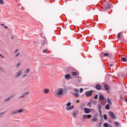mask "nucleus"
Masks as SVG:
<instances>
[{
    "instance_id": "1",
    "label": "nucleus",
    "mask_w": 127,
    "mask_h": 127,
    "mask_svg": "<svg viewBox=\"0 0 127 127\" xmlns=\"http://www.w3.org/2000/svg\"><path fill=\"white\" fill-rule=\"evenodd\" d=\"M63 92H64V88H60L57 90V96L58 97H61L62 95H63Z\"/></svg>"
},
{
    "instance_id": "2",
    "label": "nucleus",
    "mask_w": 127,
    "mask_h": 127,
    "mask_svg": "<svg viewBox=\"0 0 127 127\" xmlns=\"http://www.w3.org/2000/svg\"><path fill=\"white\" fill-rule=\"evenodd\" d=\"M109 114L110 117L111 118V119H112L113 120H115L116 116H115V114H114V113L110 111L109 112Z\"/></svg>"
},
{
    "instance_id": "3",
    "label": "nucleus",
    "mask_w": 127,
    "mask_h": 127,
    "mask_svg": "<svg viewBox=\"0 0 127 127\" xmlns=\"http://www.w3.org/2000/svg\"><path fill=\"white\" fill-rule=\"evenodd\" d=\"M78 115H79V112H78L77 111H75L72 113V117L74 119H76L77 118V116H78Z\"/></svg>"
},
{
    "instance_id": "4",
    "label": "nucleus",
    "mask_w": 127,
    "mask_h": 127,
    "mask_svg": "<svg viewBox=\"0 0 127 127\" xmlns=\"http://www.w3.org/2000/svg\"><path fill=\"white\" fill-rule=\"evenodd\" d=\"M21 74H22V70H20L19 71L17 72V73L15 75L16 78H18V77H20L21 75Z\"/></svg>"
},
{
    "instance_id": "5",
    "label": "nucleus",
    "mask_w": 127,
    "mask_h": 127,
    "mask_svg": "<svg viewBox=\"0 0 127 127\" xmlns=\"http://www.w3.org/2000/svg\"><path fill=\"white\" fill-rule=\"evenodd\" d=\"M111 8V4L108 2L105 3V9H110Z\"/></svg>"
},
{
    "instance_id": "6",
    "label": "nucleus",
    "mask_w": 127,
    "mask_h": 127,
    "mask_svg": "<svg viewBox=\"0 0 127 127\" xmlns=\"http://www.w3.org/2000/svg\"><path fill=\"white\" fill-rule=\"evenodd\" d=\"M92 92L91 91H86L85 92V95L86 96V97H90V96H92Z\"/></svg>"
},
{
    "instance_id": "7",
    "label": "nucleus",
    "mask_w": 127,
    "mask_h": 127,
    "mask_svg": "<svg viewBox=\"0 0 127 127\" xmlns=\"http://www.w3.org/2000/svg\"><path fill=\"white\" fill-rule=\"evenodd\" d=\"M84 110V113L85 114H89V113H91V111H90L89 109H87L85 108Z\"/></svg>"
},
{
    "instance_id": "8",
    "label": "nucleus",
    "mask_w": 127,
    "mask_h": 127,
    "mask_svg": "<svg viewBox=\"0 0 127 127\" xmlns=\"http://www.w3.org/2000/svg\"><path fill=\"white\" fill-rule=\"evenodd\" d=\"M104 88L106 90V91H109L110 90V86H109V85L105 84L104 85Z\"/></svg>"
},
{
    "instance_id": "9",
    "label": "nucleus",
    "mask_w": 127,
    "mask_h": 127,
    "mask_svg": "<svg viewBox=\"0 0 127 127\" xmlns=\"http://www.w3.org/2000/svg\"><path fill=\"white\" fill-rule=\"evenodd\" d=\"M13 97H14V95H11L9 97L5 100V102H8V101H9L10 100V99H12Z\"/></svg>"
},
{
    "instance_id": "10",
    "label": "nucleus",
    "mask_w": 127,
    "mask_h": 127,
    "mask_svg": "<svg viewBox=\"0 0 127 127\" xmlns=\"http://www.w3.org/2000/svg\"><path fill=\"white\" fill-rule=\"evenodd\" d=\"M43 93L44 94H48V93H49V89L47 88L44 89L43 90Z\"/></svg>"
},
{
    "instance_id": "11",
    "label": "nucleus",
    "mask_w": 127,
    "mask_h": 127,
    "mask_svg": "<svg viewBox=\"0 0 127 127\" xmlns=\"http://www.w3.org/2000/svg\"><path fill=\"white\" fill-rule=\"evenodd\" d=\"M74 109V106L72 105L69 107L66 108V111H70V110H73Z\"/></svg>"
},
{
    "instance_id": "12",
    "label": "nucleus",
    "mask_w": 127,
    "mask_h": 127,
    "mask_svg": "<svg viewBox=\"0 0 127 127\" xmlns=\"http://www.w3.org/2000/svg\"><path fill=\"white\" fill-rule=\"evenodd\" d=\"M71 77V75L69 74H66L64 76V77L65 78V79H66L67 80H68V79L70 78V77Z\"/></svg>"
},
{
    "instance_id": "13",
    "label": "nucleus",
    "mask_w": 127,
    "mask_h": 127,
    "mask_svg": "<svg viewBox=\"0 0 127 127\" xmlns=\"http://www.w3.org/2000/svg\"><path fill=\"white\" fill-rule=\"evenodd\" d=\"M96 90H101V85H100V84H97L96 86Z\"/></svg>"
},
{
    "instance_id": "14",
    "label": "nucleus",
    "mask_w": 127,
    "mask_h": 127,
    "mask_svg": "<svg viewBox=\"0 0 127 127\" xmlns=\"http://www.w3.org/2000/svg\"><path fill=\"white\" fill-rule=\"evenodd\" d=\"M71 75H72V76H77L78 75V72L73 71L71 72Z\"/></svg>"
},
{
    "instance_id": "15",
    "label": "nucleus",
    "mask_w": 127,
    "mask_h": 127,
    "mask_svg": "<svg viewBox=\"0 0 127 127\" xmlns=\"http://www.w3.org/2000/svg\"><path fill=\"white\" fill-rule=\"evenodd\" d=\"M29 94V92H26V93H23V96H20V98H23V97H25V96L26 95H27V94Z\"/></svg>"
},
{
    "instance_id": "16",
    "label": "nucleus",
    "mask_w": 127,
    "mask_h": 127,
    "mask_svg": "<svg viewBox=\"0 0 127 127\" xmlns=\"http://www.w3.org/2000/svg\"><path fill=\"white\" fill-rule=\"evenodd\" d=\"M94 118L92 119V122H97L98 121V118L96 117V116H93Z\"/></svg>"
},
{
    "instance_id": "17",
    "label": "nucleus",
    "mask_w": 127,
    "mask_h": 127,
    "mask_svg": "<svg viewBox=\"0 0 127 127\" xmlns=\"http://www.w3.org/2000/svg\"><path fill=\"white\" fill-rule=\"evenodd\" d=\"M110 106H111V105L107 104L105 106L106 110H110Z\"/></svg>"
},
{
    "instance_id": "18",
    "label": "nucleus",
    "mask_w": 127,
    "mask_h": 127,
    "mask_svg": "<svg viewBox=\"0 0 127 127\" xmlns=\"http://www.w3.org/2000/svg\"><path fill=\"white\" fill-rule=\"evenodd\" d=\"M107 103L108 105H112V102H111V99L110 98H107Z\"/></svg>"
},
{
    "instance_id": "19",
    "label": "nucleus",
    "mask_w": 127,
    "mask_h": 127,
    "mask_svg": "<svg viewBox=\"0 0 127 127\" xmlns=\"http://www.w3.org/2000/svg\"><path fill=\"white\" fill-rule=\"evenodd\" d=\"M114 125L116 127H118L120 126V123H119V122H115L114 123Z\"/></svg>"
},
{
    "instance_id": "20",
    "label": "nucleus",
    "mask_w": 127,
    "mask_h": 127,
    "mask_svg": "<svg viewBox=\"0 0 127 127\" xmlns=\"http://www.w3.org/2000/svg\"><path fill=\"white\" fill-rule=\"evenodd\" d=\"M99 99H100V100H104V99H105V97L103 95H99Z\"/></svg>"
},
{
    "instance_id": "21",
    "label": "nucleus",
    "mask_w": 127,
    "mask_h": 127,
    "mask_svg": "<svg viewBox=\"0 0 127 127\" xmlns=\"http://www.w3.org/2000/svg\"><path fill=\"white\" fill-rule=\"evenodd\" d=\"M74 97H75L76 98H78L79 97V94L77 93H75L73 94Z\"/></svg>"
},
{
    "instance_id": "22",
    "label": "nucleus",
    "mask_w": 127,
    "mask_h": 127,
    "mask_svg": "<svg viewBox=\"0 0 127 127\" xmlns=\"http://www.w3.org/2000/svg\"><path fill=\"white\" fill-rule=\"evenodd\" d=\"M0 4L2 5L4 4V1H3V0H0Z\"/></svg>"
},
{
    "instance_id": "23",
    "label": "nucleus",
    "mask_w": 127,
    "mask_h": 127,
    "mask_svg": "<svg viewBox=\"0 0 127 127\" xmlns=\"http://www.w3.org/2000/svg\"><path fill=\"white\" fill-rule=\"evenodd\" d=\"M122 60L123 62H127V59L125 57L122 58Z\"/></svg>"
},
{
    "instance_id": "24",
    "label": "nucleus",
    "mask_w": 127,
    "mask_h": 127,
    "mask_svg": "<svg viewBox=\"0 0 127 127\" xmlns=\"http://www.w3.org/2000/svg\"><path fill=\"white\" fill-rule=\"evenodd\" d=\"M103 127H109V125L108 123H104Z\"/></svg>"
},
{
    "instance_id": "25",
    "label": "nucleus",
    "mask_w": 127,
    "mask_h": 127,
    "mask_svg": "<svg viewBox=\"0 0 127 127\" xmlns=\"http://www.w3.org/2000/svg\"><path fill=\"white\" fill-rule=\"evenodd\" d=\"M18 113H22L23 112V109H20L19 110H17Z\"/></svg>"
},
{
    "instance_id": "26",
    "label": "nucleus",
    "mask_w": 127,
    "mask_h": 127,
    "mask_svg": "<svg viewBox=\"0 0 127 127\" xmlns=\"http://www.w3.org/2000/svg\"><path fill=\"white\" fill-rule=\"evenodd\" d=\"M18 112L17 110V111H15L12 112V115H15V114H18Z\"/></svg>"
},
{
    "instance_id": "27",
    "label": "nucleus",
    "mask_w": 127,
    "mask_h": 127,
    "mask_svg": "<svg viewBox=\"0 0 127 127\" xmlns=\"http://www.w3.org/2000/svg\"><path fill=\"white\" fill-rule=\"evenodd\" d=\"M4 114H5V112H2V113H0V118H1V117H2V116H3V115H4Z\"/></svg>"
},
{
    "instance_id": "28",
    "label": "nucleus",
    "mask_w": 127,
    "mask_h": 127,
    "mask_svg": "<svg viewBox=\"0 0 127 127\" xmlns=\"http://www.w3.org/2000/svg\"><path fill=\"white\" fill-rule=\"evenodd\" d=\"M88 117V115H82V118H83V119H86Z\"/></svg>"
},
{
    "instance_id": "29",
    "label": "nucleus",
    "mask_w": 127,
    "mask_h": 127,
    "mask_svg": "<svg viewBox=\"0 0 127 127\" xmlns=\"http://www.w3.org/2000/svg\"><path fill=\"white\" fill-rule=\"evenodd\" d=\"M117 38H118V39H120L121 38V33H119L118 35H117Z\"/></svg>"
},
{
    "instance_id": "30",
    "label": "nucleus",
    "mask_w": 127,
    "mask_h": 127,
    "mask_svg": "<svg viewBox=\"0 0 127 127\" xmlns=\"http://www.w3.org/2000/svg\"><path fill=\"white\" fill-rule=\"evenodd\" d=\"M104 120H107V119H108V116H107V115L106 114L104 115Z\"/></svg>"
},
{
    "instance_id": "31",
    "label": "nucleus",
    "mask_w": 127,
    "mask_h": 127,
    "mask_svg": "<svg viewBox=\"0 0 127 127\" xmlns=\"http://www.w3.org/2000/svg\"><path fill=\"white\" fill-rule=\"evenodd\" d=\"M0 71L2 72V73H4V70L2 69V68L0 67Z\"/></svg>"
},
{
    "instance_id": "32",
    "label": "nucleus",
    "mask_w": 127,
    "mask_h": 127,
    "mask_svg": "<svg viewBox=\"0 0 127 127\" xmlns=\"http://www.w3.org/2000/svg\"><path fill=\"white\" fill-rule=\"evenodd\" d=\"M29 71H30V69L27 68V69L25 70V73H28V72H29Z\"/></svg>"
},
{
    "instance_id": "33",
    "label": "nucleus",
    "mask_w": 127,
    "mask_h": 127,
    "mask_svg": "<svg viewBox=\"0 0 127 127\" xmlns=\"http://www.w3.org/2000/svg\"><path fill=\"white\" fill-rule=\"evenodd\" d=\"M70 106H71V102H68V103L66 104V107H70Z\"/></svg>"
},
{
    "instance_id": "34",
    "label": "nucleus",
    "mask_w": 127,
    "mask_h": 127,
    "mask_svg": "<svg viewBox=\"0 0 127 127\" xmlns=\"http://www.w3.org/2000/svg\"><path fill=\"white\" fill-rule=\"evenodd\" d=\"M19 66H20V62H19L16 65V67H19Z\"/></svg>"
},
{
    "instance_id": "35",
    "label": "nucleus",
    "mask_w": 127,
    "mask_h": 127,
    "mask_svg": "<svg viewBox=\"0 0 127 127\" xmlns=\"http://www.w3.org/2000/svg\"><path fill=\"white\" fill-rule=\"evenodd\" d=\"M98 111L99 112V115H100V117H102V110H98Z\"/></svg>"
},
{
    "instance_id": "36",
    "label": "nucleus",
    "mask_w": 127,
    "mask_h": 127,
    "mask_svg": "<svg viewBox=\"0 0 127 127\" xmlns=\"http://www.w3.org/2000/svg\"><path fill=\"white\" fill-rule=\"evenodd\" d=\"M87 106H88L89 108H91L92 107V106L91 105V102L88 103L87 104Z\"/></svg>"
},
{
    "instance_id": "37",
    "label": "nucleus",
    "mask_w": 127,
    "mask_h": 127,
    "mask_svg": "<svg viewBox=\"0 0 127 127\" xmlns=\"http://www.w3.org/2000/svg\"><path fill=\"white\" fill-rule=\"evenodd\" d=\"M98 110H100L102 109V106L101 105H99L98 107Z\"/></svg>"
},
{
    "instance_id": "38",
    "label": "nucleus",
    "mask_w": 127,
    "mask_h": 127,
    "mask_svg": "<svg viewBox=\"0 0 127 127\" xmlns=\"http://www.w3.org/2000/svg\"><path fill=\"white\" fill-rule=\"evenodd\" d=\"M98 127H102V123H99L98 124Z\"/></svg>"
},
{
    "instance_id": "39",
    "label": "nucleus",
    "mask_w": 127,
    "mask_h": 127,
    "mask_svg": "<svg viewBox=\"0 0 127 127\" xmlns=\"http://www.w3.org/2000/svg\"><path fill=\"white\" fill-rule=\"evenodd\" d=\"M74 92H79V89H77V88H75V89H74Z\"/></svg>"
},
{
    "instance_id": "40",
    "label": "nucleus",
    "mask_w": 127,
    "mask_h": 127,
    "mask_svg": "<svg viewBox=\"0 0 127 127\" xmlns=\"http://www.w3.org/2000/svg\"><path fill=\"white\" fill-rule=\"evenodd\" d=\"M83 91H84V89L83 88H80V93H82Z\"/></svg>"
},
{
    "instance_id": "41",
    "label": "nucleus",
    "mask_w": 127,
    "mask_h": 127,
    "mask_svg": "<svg viewBox=\"0 0 127 127\" xmlns=\"http://www.w3.org/2000/svg\"><path fill=\"white\" fill-rule=\"evenodd\" d=\"M47 51V49H44V50L43 51L42 53H45Z\"/></svg>"
},
{
    "instance_id": "42",
    "label": "nucleus",
    "mask_w": 127,
    "mask_h": 127,
    "mask_svg": "<svg viewBox=\"0 0 127 127\" xmlns=\"http://www.w3.org/2000/svg\"><path fill=\"white\" fill-rule=\"evenodd\" d=\"M104 56H109V54H107V53H106V54H104Z\"/></svg>"
},
{
    "instance_id": "43",
    "label": "nucleus",
    "mask_w": 127,
    "mask_h": 127,
    "mask_svg": "<svg viewBox=\"0 0 127 127\" xmlns=\"http://www.w3.org/2000/svg\"><path fill=\"white\" fill-rule=\"evenodd\" d=\"M94 99H98V95H96L94 97Z\"/></svg>"
},
{
    "instance_id": "44",
    "label": "nucleus",
    "mask_w": 127,
    "mask_h": 127,
    "mask_svg": "<svg viewBox=\"0 0 127 127\" xmlns=\"http://www.w3.org/2000/svg\"><path fill=\"white\" fill-rule=\"evenodd\" d=\"M91 117H92L91 115H87V118H88V119H90V118H91Z\"/></svg>"
},
{
    "instance_id": "45",
    "label": "nucleus",
    "mask_w": 127,
    "mask_h": 127,
    "mask_svg": "<svg viewBox=\"0 0 127 127\" xmlns=\"http://www.w3.org/2000/svg\"><path fill=\"white\" fill-rule=\"evenodd\" d=\"M19 53H18L16 55H15V57H17V56H19Z\"/></svg>"
},
{
    "instance_id": "46",
    "label": "nucleus",
    "mask_w": 127,
    "mask_h": 127,
    "mask_svg": "<svg viewBox=\"0 0 127 127\" xmlns=\"http://www.w3.org/2000/svg\"><path fill=\"white\" fill-rule=\"evenodd\" d=\"M26 76H27V74H24V75H23V78H25V77H26Z\"/></svg>"
},
{
    "instance_id": "47",
    "label": "nucleus",
    "mask_w": 127,
    "mask_h": 127,
    "mask_svg": "<svg viewBox=\"0 0 127 127\" xmlns=\"http://www.w3.org/2000/svg\"><path fill=\"white\" fill-rule=\"evenodd\" d=\"M0 56L1 57V58H4L3 56L0 54Z\"/></svg>"
},
{
    "instance_id": "48",
    "label": "nucleus",
    "mask_w": 127,
    "mask_h": 127,
    "mask_svg": "<svg viewBox=\"0 0 127 127\" xmlns=\"http://www.w3.org/2000/svg\"><path fill=\"white\" fill-rule=\"evenodd\" d=\"M80 102V100H76V103H79Z\"/></svg>"
},
{
    "instance_id": "49",
    "label": "nucleus",
    "mask_w": 127,
    "mask_h": 127,
    "mask_svg": "<svg viewBox=\"0 0 127 127\" xmlns=\"http://www.w3.org/2000/svg\"><path fill=\"white\" fill-rule=\"evenodd\" d=\"M17 51H18V50H16V51L14 52V53H16V52H17Z\"/></svg>"
},
{
    "instance_id": "50",
    "label": "nucleus",
    "mask_w": 127,
    "mask_h": 127,
    "mask_svg": "<svg viewBox=\"0 0 127 127\" xmlns=\"http://www.w3.org/2000/svg\"><path fill=\"white\" fill-rule=\"evenodd\" d=\"M108 127H113L112 125H109Z\"/></svg>"
},
{
    "instance_id": "51",
    "label": "nucleus",
    "mask_w": 127,
    "mask_h": 127,
    "mask_svg": "<svg viewBox=\"0 0 127 127\" xmlns=\"http://www.w3.org/2000/svg\"><path fill=\"white\" fill-rule=\"evenodd\" d=\"M4 28H7V26H4Z\"/></svg>"
},
{
    "instance_id": "52",
    "label": "nucleus",
    "mask_w": 127,
    "mask_h": 127,
    "mask_svg": "<svg viewBox=\"0 0 127 127\" xmlns=\"http://www.w3.org/2000/svg\"><path fill=\"white\" fill-rule=\"evenodd\" d=\"M14 38V37H11V39H13Z\"/></svg>"
},
{
    "instance_id": "53",
    "label": "nucleus",
    "mask_w": 127,
    "mask_h": 127,
    "mask_svg": "<svg viewBox=\"0 0 127 127\" xmlns=\"http://www.w3.org/2000/svg\"><path fill=\"white\" fill-rule=\"evenodd\" d=\"M94 105H96V101H94Z\"/></svg>"
},
{
    "instance_id": "54",
    "label": "nucleus",
    "mask_w": 127,
    "mask_h": 127,
    "mask_svg": "<svg viewBox=\"0 0 127 127\" xmlns=\"http://www.w3.org/2000/svg\"><path fill=\"white\" fill-rule=\"evenodd\" d=\"M1 26H3V25H4L3 24H1Z\"/></svg>"
},
{
    "instance_id": "55",
    "label": "nucleus",
    "mask_w": 127,
    "mask_h": 127,
    "mask_svg": "<svg viewBox=\"0 0 127 127\" xmlns=\"http://www.w3.org/2000/svg\"><path fill=\"white\" fill-rule=\"evenodd\" d=\"M110 66H113V64H110Z\"/></svg>"
}]
</instances>
